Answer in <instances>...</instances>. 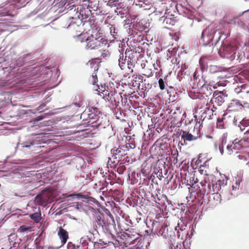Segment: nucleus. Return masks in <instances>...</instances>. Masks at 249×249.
<instances>
[{
  "label": "nucleus",
  "instance_id": "15",
  "mask_svg": "<svg viewBox=\"0 0 249 249\" xmlns=\"http://www.w3.org/2000/svg\"><path fill=\"white\" fill-rule=\"evenodd\" d=\"M222 194L220 193L213 192L209 197V203L213 206L220 203Z\"/></svg>",
  "mask_w": 249,
  "mask_h": 249
},
{
  "label": "nucleus",
  "instance_id": "18",
  "mask_svg": "<svg viewBox=\"0 0 249 249\" xmlns=\"http://www.w3.org/2000/svg\"><path fill=\"white\" fill-rule=\"evenodd\" d=\"M62 3H63V6L64 8L68 10V12L71 16L74 13L77 7L73 4L74 0H64Z\"/></svg>",
  "mask_w": 249,
  "mask_h": 249
},
{
  "label": "nucleus",
  "instance_id": "26",
  "mask_svg": "<svg viewBox=\"0 0 249 249\" xmlns=\"http://www.w3.org/2000/svg\"><path fill=\"white\" fill-rule=\"evenodd\" d=\"M201 184L202 185L201 189H202L204 194L208 195V194L213 193V191H212V182H207L206 181H205L203 183L201 182Z\"/></svg>",
  "mask_w": 249,
  "mask_h": 249
},
{
  "label": "nucleus",
  "instance_id": "53",
  "mask_svg": "<svg viewBox=\"0 0 249 249\" xmlns=\"http://www.w3.org/2000/svg\"><path fill=\"white\" fill-rule=\"evenodd\" d=\"M78 247V245L75 246L71 242H68L67 246V249H79Z\"/></svg>",
  "mask_w": 249,
  "mask_h": 249
},
{
  "label": "nucleus",
  "instance_id": "27",
  "mask_svg": "<svg viewBox=\"0 0 249 249\" xmlns=\"http://www.w3.org/2000/svg\"><path fill=\"white\" fill-rule=\"evenodd\" d=\"M199 63L200 70L202 72L208 70L209 65L208 64V60L204 57H201L199 60Z\"/></svg>",
  "mask_w": 249,
  "mask_h": 249
},
{
  "label": "nucleus",
  "instance_id": "1",
  "mask_svg": "<svg viewBox=\"0 0 249 249\" xmlns=\"http://www.w3.org/2000/svg\"><path fill=\"white\" fill-rule=\"evenodd\" d=\"M48 69L43 66L32 68L23 75V79L21 82L25 87L36 88L42 85L40 84L46 80L47 71H46Z\"/></svg>",
  "mask_w": 249,
  "mask_h": 249
},
{
  "label": "nucleus",
  "instance_id": "64",
  "mask_svg": "<svg viewBox=\"0 0 249 249\" xmlns=\"http://www.w3.org/2000/svg\"><path fill=\"white\" fill-rule=\"evenodd\" d=\"M136 5L139 6L140 8L143 7V3L142 0H138V3H136Z\"/></svg>",
  "mask_w": 249,
  "mask_h": 249
},
{
  "label": "nucleus",
  "instance_id": "40",
  "mask_svg": "<svg viewBox=\"0 0 249 249\" xmlns=\"http://www.w3.org/2000/svg\"><path fill=\"white\" fill-rule=\"evenodd\" d=\"M241 73H242V75L249 81V65L246 66Z\"/></svg>",
  "mask_w": 249,
  "mask_h": 249
},
{
  "label": "nucleus",
  "instance_id": "46",
  "mask_svg": "<svg viewBox=\"0 0 249 249\" xmlns=\"http://www.w3.org/2000/svg\"><path fill=\"white\" fill-rule=\"evenodd\" d=\"M123 218L124 219L125 224L127 226L132 227L133 226V222L130 219V217L129 215H124Z\"/></svg>",
  "mask_w": 249,
  "mask_h": 249
},
{
  "label": "nucleus",
  "instance_id": "8",
  "mask_svg": "<svg viewBox=\"0 0 249 249\" xmlns=\"http://www.w3.org/2000/svg\"><path fill=\"white\" fill-rule=\"evenodd\" d=\"M93 13H91L89 10H87L85 7L81 5L77 6L75 11L69 18L70 19H79L80 22H86L89 21L90 16L93 17Z\"/></svg>",
  "mask_w": 249,
  "mask_h": 249
},
{
  "label": "nucleus",
  "instance_id": "29",
  "mask_svg": "<svg viewBox=\"0 0 249 249\" xmlns=\"http://www.w3.org/2000/svg\"><path fill=\"white\" fill-rule=\"evenodd\" d=\"M79 249H88V237H83L80 239V245H78Z\"/></svg>",
  "mask_w": 249,
  "mask_h": 249
},
{
  "label": "nucleus",
  "instance_id": "9",
  "mask_svg": "<svg viewBox=\"0 0 249 249\" xmlns=\"http://www.w3.org/2000/svg\"><path fill=\"white\" fill-rule=\"evenodd\" d=\"M36 64V58L31 53H27L19 57L16 61V65L22 70Z\"/></svg>",
  "mask_w": 249,
  "mask_h": 249
},
{
  "label": "nucleus",
  "instance_id": "50",
  "mask_svg": "<svg viewBox=\"0 0 249 249\" xmlns=\"http://www.w3.org/2000/svg\"><path fill=\"white\" fill-rule=\"evenodd\" d=\"M120 147V149H122L123 151H124V153H125L126 155L127 154L128 151L129 150L128 149V145L127 144H121L119 145Z\"/></svg>",
  "mask_w": 249,
  "mask_h": 249
},
{
  "label": "nucleus",
  "instance_id": "2",
  "mask_svg": "<svg viewBox=\"0 0 249 249\" xmlns=\"http://www.w3.org/2000/svg\"><path fill=\"white\" fill-rule=\"evenodd\" d=\"M220 33L219 30L212 25H209L202 32L200 43H202L204 46L208 45L216 46L222 37Z\"/></svg>",
  "mask_w": 249,
  "mask_h": 249
},
{
  "label": "nucleus",
  "instance_id": "59",
  "mask_svg": "<svg viewBox=\"0 0 249 249\" xmlns=\"http://www.w3.org/2000/svg\"><path fill=\"white\" fill-rule=\"evenodd\" d=\"M207 111L205 110L202 113L201 115L199 117V118L201 121H204L206 117Z\"/></svg>",
  "mask_w": 249,
  "mask_h": 249
},
{
  "label": "nucleus",
  "instance_id": "20",
  "mask_svg": "<svg viewBox=\"0 0 249 249\" xmlns=\"http://www.w3.org/2000/svg\"><path fill=\"white\" fill-rule=\"evenodd\" d=\"M170 16H173V18H170L167 16L166 17L163 16L159 18V21L162 22L164 25H174L175 23L177 22L176 17L172 14L170 15Z\"/></svg>",
  "mask_w": 249,
  "mask_h": 249
},
{
  "label": "nucleus",
  "instance_id": "54",
  "mask_svg": "<svg viewBox=\"0 0 249 249\" xmlns=\"http://www.w3.org/2000/svg\"><path fill=\"white\" fill-rule=\"evenodd\" d=\"M95 243L92 241L90 238H88V249H94Z\"/></svg>",
  "mask_w": 249,
  "mask_h": 249
},
{
  "label": "nucleus",
  "instance_id": "24",
  "mask_svg": "<svg viewBox=\"0 0 249 249\" xmlns=\"http://www.w3.org/2000/svg\"><path fill=\"white\" fill-rule=\"evenodd\" d=\"M107 5L110 6L117 7V9L124 8V0H105Z\"/></svg>",
  "mask_w": 249,
  "mask_h": 249
},
{
  "label": "nucleus",
  "instance_id": "19",
  "mask_svg": "<svg viewBox=\"0 0 249 249\" xmlns=\"http://www.w3.org/2000/svg\"><path fill=\"white\" fill-rule=\"evenodd\" d=\"M180 136L182 140L185 143L186 141L191 142L197 140L199 136H195L190 133L189 131L182 130L180 131Z\"/></svg>",
  "mask_w": 249,
  "mask_h": 249
},
{
  "label": "nucleus",
  "instance_id": "62",
  "mask_svg": "<svg viewBox=\"0 0 249 249\" xmlns=\"http://www.w3.org/2000/svg\"><path fill=\"white\" fill-rule=\"evenodd\" d=\"M43 119V117L42 116H38V117L34 118L33 120L34 124H35V123L42 120Z\"/></svg>",
  "mask_w": 249,
  "mask_h": 249
},
{
  "label": "nucleus",
  "instance_id": "45",
  "mask_svg": "<svg viewBox=\"0 0 249 249\" xmlns=\"http://www.w3.org/2000/svg\"><path fill=\"white\" fill-rule=\"evenodd\" d=\"M187 225H184L183 223H178L177 226L175 227V231H177L178 233V231L180 230L181 231H183V230H185V227L187 226Z\"/></svg>",
  "mask_w": 249,
  "mask_h": 249
},
{
  "label": "nucleus",
  "instance_id": "11",
  "mask_svg": "<svg viewBox=\"0 0 249 249\" xmlns=\"http://www.w3.org/2000/svg\"><path fill=\"white\" fill-rule=\"evenodd\" d=\"M233 124L237 127L240 131H243L246 127L249 126V119H242L238 116H236L233 118Z\"/></svg>",
  "mask_w": 249,
  "mask_h": 249
},
{
  "label": "nucleus",
  "instance_id": "16",
  "mask_svg": "<svg viewBox=\"0 0 249 249\" xmlns=\"http://www.w3.org/2000/svg\"><path fill=\"white\" fill-rule=\"evenodd\" d=\"M208 71L210 73L216 74L229 71L228 69L224 67L209 65Z\"/></svg>",
  "mask_w": 249,
  "mask_h": 249
},
{
  "label": "nucleus",
  "instance_id": "12",
  "mask_svg": "<svg viewBox=\"0 0 249 249\" xmlns=\"http://www.w3.org/2000/svg\"><path fill=\"white\" fill-rule=\"evenodd\" d=\"M234 91L237 94H241L242 98L249 101V86L242 84L235 88Z\"/></svg>",
  "mask_w": 249,
  "mask_h": 249
},
{
  "label": "nucleus",
  "instance_id": "49",
  "mask_svg": "<svg viewBox=\"0 0 249 249\" xmlns=\"http://www.w3.org/2000/svg\"><path fill=\"white\" fill-rule=\"evenodd\" d=\"M132 59L131 56H130V54H129V55L128 56V61H127V65H128V68L129 70H131L130 72L133 71L132 68L134 67V65L133 63L131 62V60Z\"/></svg>",
  "mask_w": 249,
  "mask_h": 249
},
{
  "label": "nucleus",
  "instance_id": "60",
  "mask_svg": "<svg viewBox=\"0 0 249 249\" xmlns=\"http://www.w3.org/2000/svg\"><path fill=\"white\" fill-rule=\"evenodd\" d=\"M232 144H228L226 146L227 150L229 154H231L232 152Z\"/></svg>",
  "mask_w": 249,
  "mask_h": 249
},
{
  "label": "nucleus",
  "instance_id": "61",
  "mask_svg": "<svg viewBox=\"0 0 249 249\" xmlns=\"http://www.w3.org/2000/svg\"><path fill=\"white\" fill-rule=\"evenodd\" d=\"M76 196H77V198H82L83 200H87V198L89 197V196H87L86 195H81V194H78Z\"/></svg>",
  "mask_w": 249,
  "mask_h": 249
},
{
  "label": "nucleus",
  "instance_id": "3",
  "mask_svg": "<svg viewBox=\"0 0 249 249\" xmlns=\"http://www.w3.org/2000/svg\"><path fill=\"white\" fill-rule=\"evenodd\" d=\"M41 134H36L29 140L18 143V146L22 151L29 154L37 153L41 151V146L39 144L43 143Z\"/></svg>",
  "mask_w": 249,
  "mask_h": 249
},
{
  "label": "nucleus",
  "instance_id": "23",
  "mask_svg": "<svg viewBox=\"0 0 249 249\" xmlns=\"http://www.w3.org/2000/svg\"><path fill=\"white\" fill-rule=\"evenodd\" d=\"M130 53L132 54V50L128 49L126 50L125 52V56H124L123 53H120L118 61L119 67L122 70L124 69L123 67L124 65L125 64L126 60H127L126 58L127 57V55H129V54Z\"/></svg>",
  "mask_w": 249,
  "mask_h": 249
},
{
  "label": "nucleus",
  "instance_id": "48",
  "mask_svg": "<svg viewBox=\"0 0 249 249\" xmlns=\"http://www.w3.org/2000/svg\"><path fill=\"white\" fill-rule=\"evenodd\" d=\"M125 169H126V168H125V166L124 165V163L121 162V163H120V164L119 165V167H118L117 172L119 173V174H122L125 170Z\"/></svg>",
  "mask_w": 249,
  "mask_h": 249
},
{
  "label": "nucleus",
  "instance_id": "47",
  "mask_svg": "<svg viewBox=\"0 0 249 249\" xmlns=\"http://www.w3.org/2000/svg\"><path fill=\"white\" fill-rule=\"evenodd\" d=\"M206 195H207L204 193V192L202 191V189H200L199 190L196 192L197 197L198 199L200 200L204 199V197Z\"/></svg>",
  "mask_w": 249,
  "mask_h": 249
},
{
  "label": "nucleus",
  "instance_id": "37",
  "mask_svg": "<svg viewBox=\"0 0 249 249\" xmlns=\"http://www.w3.org/2000/svg\"><path fill=\"white\" fill-rule=\"evenodd\" d=\"M85 7L87 10L91 11V13H94V12L96 11L98 9V6L96 4H93L92 2H89V4L87 6H85Z\"/></svg>",
  "mask_w": 249,
  "mask_h": 249
},
{
  "label": "nucleus",
  "instance_id": "21",
  "mask_svg": "<svg viewBox=\"0 0 249 249\" xmlns=\"http://www.w3.org/2000/svg\"><path fill=\"white\" fill-rule=\"evenodd\" d=\"M58 235L61 240L62 246L65 244L69 238L68 231L62 227H60L59 228V230L58 231Z\"/></svg>",
  "mask_w": 249,
  "mask_h": 249
},
{
  "label": "nucleus",
  "instance_id": "39",
  "mask_svg": "<svg viewBox=\"0 0 249 249\" xmlns=\"http://www.w3.org/2000/svg\"><path fill=\"white\" fill-rule=\"evenodd\" d=\"M107 48H104V49H101L100 48L99 50L100 52H101V56L104 58H106L108 57L109 56V53L108 50H107Z\"/></svg>",
  "mask_w": 249,
  "mask_h": 249
},
{
  "label": "nucleus",
  "instance_id": "56",
  "mask_svg": "<svg viewBox=\"0 0 249 249\" xmlns=\"http://www.w3.org/2000/svg\"><path fill=\"white\" fill-rule=\"evenodd\" d=\"M240 183V180L238 178V180H235V185L232 186V190H235L238 189Z\"/></svg>",
  "mask_w": 249,
  "mask_h": 249
},
{
  "label": "nucleus",
  "instance_id": "44",
  "mask_svg": "<svg viewBox=\"0 0 249 249\" xmlns=\"http://www.w3.org/2000/svg\"><path fill=\"white\" fill-rule=\"evenodd\" d=\"M107 89H104V91L103 92H102V93L103 94V96L105 97H107V100H112V97L113 96V95L112 94H110Z\"/></svg>",
  "mask_w": 249,
  "mask_h": 249
},
{
  "label": "nucleus",
  "instance_id": "4",
  "mask_svg": "<svg viewBox=\"0 0 249 249\" xmlns=\"http://www.w3.org/2000/svg\"><path fill=\"white\" fill-rule=\"evenodd\" d=\"M95 222L96 229L101 230L106 234L113 235L114 233L117 232L115 220L106 219L103 213L96 215Z\"/></svg>",
  "mask_w": 249,
  "mask_h": 249
},
{
  "label": "nucleus",
  "instance_id": "33",
  "mask_svg": "<svg viewBox=\"0 0 249 249\" xmlns=\"http://www.w3.org/2000/svg\"><path fill=\"white\" fill-rule=\"evenodd\" d=\"M72 105H74L77 107H80L83 105L82 98L80 95L75 96L74 101Z\"/></svg>",
  "mask_w": 249,
  "mask_h": 249
},
{
  "label": "nucleus",
  "instance_id": "17",
  "mask_svg": "<svg viewBox=\"0 0 249 249\" xmlns=\"http://www.w3.org/2000/svg\"><path fill=\"white\" fill-rule=\"evenodd\" d=\"M13 84L7 80H0V91L3 93H10L9 89L11 88Z\"/></svg>",
  "mask_w": 249,
  "mask_h": 249
},
{
  "label": "nucleus",
  "instance_id": "41",
  "mask_svg": "<svg viewBox=\"0 0 249 249\" xmlns=\"http://www.w3.org/2000/svg\"><path fill=\"white\" fill-rule=\"evenodd\" d=\"M22 176L21 174L18 171H16L14 170V172L13 173L12 178L15 181H19L21 178Z\"/></svg>",
  "mask_w": 249,
  "mask_h": 249
},
{
  "label": "nucleus",
  "instance_id": "36",
  "mask_svg": "<svg viewBox=\"0 0 249 249\" xmlns=\"http://www.w3.org/2000/svg\"><path fill=\"white\" fill-rule=\"evenodd\" d=\"M31 219L34 220L36 223H38L41 219V213H34L30 214Z\"/></svg>",
  "mask_w": 249,
  "mask_h": 249
},
{
  "label": "nucleus",
  "instance_id": "58",
  "mask_svg": "<svg viewBox=\"0 0 249 249\" xmlns=\"http://www.w3.org/2000/svg\"><path fill=\"white\" fill-rule=\"evenodd\" d=\"M106 213L108 216V217H106V219H110L111 220L112 219L114 220L113 215L107 209H106Z\"/></svg>",
  "mask_w": 249,
  "mask_h": 249
},
{
  "label": "nucleus",
  "instance_id": "51",
  "mask_svg": "<svg viewBox=\"0 0 249 249\" xmlns=\"http://www.w3.org/2000/svg\"><path fill=\"white\" fill-rule=\"evenodd\" d=\"M96 86L98 88V89H97V90H98L99 92H101L102 93V92H103L104 89H107V88L108 89V86H106L105 85H101L100 86H99L98 84H97Z\"/></svg>",
  "mask_w": 249,
  "mask_h": 249
},
{
  "label": "nucleus",
  "instance_id": "34",
  "mask_svg": "<svg viewBox=\"0 0 249 249\" xmlns=\"http://www.w3.org/2000/svg\"><path fill=\"white\" fill-rule=\"evenodd\" d=\"M36 200L37 202L39 205H41L44 207L47 206L48 204L47 201L43 197L40 196L39 195H37L36 196Z\"/></svg>",
  "mask_w": 249,
  "mask_h": 249
},
{
  "label": "nucleus",
  "instance_id": "32",
  "mask_svg": "<svg viewBox=\"0 0 249 249\" xmlns=\"http://www.w3.org/2000/svg\"><path fill=\"white\" fill-rule=\"evenodd\" d=\"M227 141L226 139L223 137L220 140V143L218 145V149L221 155L223 154L224 153V147L226 144Z\"/></svg>",
  "mask_w": 249,
  "mask_h": 249
},
{
  "label": "nucleus",
  "instance_id": "22",
  "mask_svg": "<svg viewBox=\"0 0 249 249\" xmlns=\"http://www.w3.org/2000/svg\"><path fill=\"white\" fill-rule=\"evenodd\" d=\"M149 23L147 24L145 20H142L135 25L136 29L140 32L147 33L149 31Z\"/></svg>",
  "mask_w": 249,
  "mask_h": 249
},
{
  "label": "nucleus",
  "instance_id": "6",
  "mask_svg": "<svg viewBox=\"0 0 249 249\" xmlns=\"http://www.w3.org/2000/svg\"><path fill=\"white\" fill-rule=\"evenodd\" d=\"M219 55L222 58H227L231 61L234 60L240 61L238 53L237 54L236 47L230 44L227 40H223L221 47L218 49Z\"/></svg>",
  "mask_w": 249,
  "mask_h": 249
},
{
  "label": "nucleus",
  "instance_id": "38",
  "mask_svg": "<svg viewBox=\"0 0 249 249\" xmlns=\"http://www.w3.org/2000/svg\"><path fill=\"white\" fill-rule=\"evenodd\" d=\"M89 111L91 113L89 115V119H94L93 116L98 114L99 110L96 107H89Z\"/></svg>",
  "mask_w": 249,
  "mask_h": 249
},
{
  "label": "nucleus",
  "instance_id": "13",
  "mask_svg": "<svg viewBox=\"0 0 249 249\" xmlns=\"http://www.w3.org/2000/svg\"><path fill=\"white\" fill-rule=\"evenodd\" d=\"M177 79L180 82L183 79H189L190 77L189 71L185 65H182L181 68H178L177 70Z\"/></svg>",
  "mask_w": 249,
  "mask_h": 249
},
{
  "label": "nucleus",
  "instance_id": "43",
  "mask_svg": "<svg viewBox=\"0 0 249 249\" xmlns=\"http://www.w3.org/2000/svg\"><path fill=\"white\" fill-rule=\"evenodd\" d=\"M186 215V214H185L184 216L182 215L179 219V221H178V223H183V224L184 225H187L189 223L190 220L189 219V218H187Z\"/></svg>",
  "mask_w": 249,
  "mask_h": 249
},
{
  "label": "nucleus",
  "instance_id": "31",
  "mask_svg": "<svg viewBox=\"0 0 249 249\" xmlns=\"http://www.w3.org/2000/svg\"><path fill=\"white\" fill-rule=\"evenodd\" d=\"M33 231L32 227L27 225H22L18 229V231L20 233H28Z\"/></svg>",
  "mask_w": 249,
  "mask_h": 249
},
{
  "label": "nucleus",
  "instance_id": "5",
  "mask_svg": "<svg viewBox=\"0 0 249 249\" xmlns=\"http://www.w3.org/2000/svg\"><path fill=\"white\" fill-rule=\"evenodd\" d=\"M149 224L152 225V231H156L158 236H161L163 238L167 240L169 244H173L175 239L174 232L169 231L166 224H160L155 220H150Z\"/></svg>",
  "mask_w": 249,
  "mask_h": 249
},
{
  "label": "nucleus",
  "instance_id": "63",
  "mask_svg": "<svg viewBox=\"0 0 249 249\" xmlns=\"http://www.w3.org/2000/svg\"><path fill=\"white\" fill-rule=\"evenodd\" d=\"M127 144L128 145L129 150L130 149H134L135 148V144L133 142H129Z\"/></svg>",
  "mask_w": 249,
  "mask_h": 249
},
{
  "label": "nucleus",
  "instance_id": "7",
  "mask_svg": "<svg viewBox=\"0 0 249 249\" xmlns=\"http://www.w3.org/2000/svg\"><path fill=\"white\" fill-rule=\"evenodd\" d=\"M212 177V187L213 192L221 193L223 197L228 199H230L233 194L229 191V187L227 184V180L224 179L217 180L214 177Z\"/></svg>",
  "mask_w": 249,
  "mask_h": 249
},
{
  "label": "nucleus",
  "instance_id": "52",
  "mask_svg": "<svg viewBox=\"0 0 249 249\" xmlns=\"http://www.w3.org/2000/svg\"><path fill=\"white\" fill-rule=\"evenodd\" d=\"M159 87L161 90H163L165 88V85L164 80L162 78L159 80Z\"/></svg>",
  "mask_w": 249,
  "mask_h": 249
},
{
  "label": "nucleus",
  "instance_id": "35",
  "mask_svg": "<svg viewBox=\"0 0 249 249\" xmlns=\"http://www.w3.org/2000/svg\"><path fill=\"white\" fill-rule=\"evenodd\" d=\"M97 70L98 69L96 70L95 69H94V72L92 73L91 76L89 79V82L93 85H95L96 83H97L98 82V78L96 72Z\"/></svg>",
  "mask_w": 249,
  "mask_h": 249
},
{
  "label": "nucleus",
  "instance_id": "25",
  "mask_svg": "<svg viewBox=\"0 0 249 249\" xmlns=\"http://www.w3.org/2000/svg\"><path fill=\"white\" fill-rule=\"evenodd\" d=\"M111 153L112 154V157L115 159L122 158L123 157L126 155L125 153H124V151L120 149V147L119 146L118 148H116L114 147L112 148L111 150Z\"/></svg>",
  "mask_w": 249,
  "mask_h": 249
},
{
  "label": "nucleus",
  "instance_id": "28",
  "mask_svg": "<svg viewBox=\"0 0 249 249\" xmlns=\"http://www.w3.org/2000/svg\"><path fill=\"white\" fill-rule=\"evenodd\" d=\"M29 2V0H13V4L16 8L19 9L25 6Z\"/></svg>",
  "mask_w": 249,
  "mask_h": 249
},
{
  "label": "nucleus",
  "instance_id": "42",
  "mask_svg": "<svg viewBox=\"0 0 249 249\" xmlns=\"http://www.w3.org/2000/svg\"><path fill=\"white\" fill-rule=\"evenodd\" d=\"M83 201L91 205L98 204V201L95 198L91 196H89L87 200H83Z\"/></svg>",
  "mask_w": 249,
  "mask_h": 249
},
{
  "label": "nucleus",
  "instance_id": "10",
  "mask_svg": "<svg viewBox=\"0 0 249 249\" xmlns=\"http://www.w3.org/2000/svg\"><path fill=\"white\" fill-rule=\"evenodd\" d=\"M87 44L86 46V49H104L106 48H108V45L107 40H102V41H99L93 39H90L87 38L86 39Z\"/></svg>",
  "mask_w": 249,
  "mask_h": 249
},
{
  "label": "nucleus",
  "instance_id": "57",
  "mask_svg": "<svg viewBox=\"0 0 249 249\" xmlns=\"http://www.w3.org/2000/svg\"><path fill=\"white\" fill-rule=\"evenodd\" d=\"M233 104H234L235 105L238 107V109H241L242 108L244 107L242 104L239 101H233Z\"/></svg>",
  "mask_w": 249,
  "mask_h": 249
},
{
  "label": "nucleus",
  "instance_id": "30",
  "mask_svg": "<svg viewBox=\"0 0 249 249\" xmlns=\"http://www.w3.org/2000/svg\"><path fill=\"white\" fill-rule=\"evenodd\" d=\"M89 38L98 40L99 41H102V40H107L103 35L102 33L97 32L96 33H93L90 36H88Z\"/></svg>",
  "mask_w": 249,
  "mask_h": 249
},
{
  "label": "nucleus",
  "instance_id": "14",
  "mask_svg": "<svg viewBox=\"0 0 249 249\" xmlns=\"http://www.w3.org/2000/svg\"><path fill=\"white\" fill-rule=\"evenodd\" d=\"M213 97L217 105L221 106L225 102L224 98L227 97V95L223 91L215 90L213 93Z\"/></svg>",
  "mask_w": 249,
  "mask_h": 249
},
{
  "label": "nucleus",
  "instance_id": "55",
  "mask_svg": "<svg viewBox=\"0 0 249 249\" xmlns=\"http://www.w3.org/2000/svg\"><path fill=\"white\" fill-rule=\"evenodd\" d=\"M8 12L6 9L4 8L0 9V17H3L8 16Z\"/></svg>",
  "mask_w": 249,
  "mask_h": 249
}]
</instances>
